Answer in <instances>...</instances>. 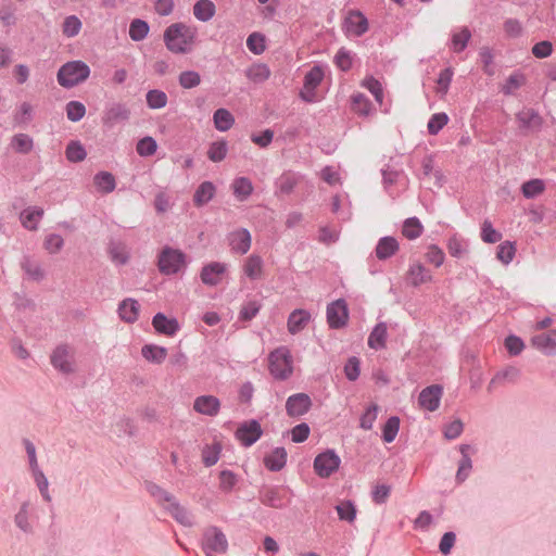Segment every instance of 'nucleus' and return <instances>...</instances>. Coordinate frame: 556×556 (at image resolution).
Segmentation results:
<instances>
[{
  "label": "nucleus",
  "instance_id": "nucleus-51",
  "mask_svg": "<svg viewBox=\"0 0 556 556\" xmlns=\"http://www.w3.org/2000/svg\"><path fill=\"white\" fill-rule=\"evenodd\" d=\"M156 149V141L152 137H144L137 143V152L140 156L153 155Z\"/></svg>",
  "mask_w": 556,
  "mask_h": 556
},
{
  "label": "nucleus",
  "instance_id": "nucleus-63",
  "mask_svg": "<svg viewBox=\"0 0 556 556\" xmlns=\"http://www.w3.org/2000/svg\"><path fill=\"white\" fill-rule=\"evenodd\" d=\"M33 477H34V480H35L42 497L47 502H50L51 496L48 491L49 482H48V479L46 478L45 473L42 471H37V472L33 473Z\"/></svg>",
  "mask_w": 556,
  "mask_h": 556
},
{
  "label": "nucleus",
  "instance_id": "nucleus-57",
  "mask_svg": "<svg viewBox=\"0 0 556 556\" xmlns=\"http://www.w3.org/2000/svg\"><path fill=\"white\" fill-rule=\"evenodd\" d=\"M247 46L250 51L260 54L265 50V38L258 33H253L248 37Z\"/></svg>",
  "mask_w": 556,
  "mask_h": 556
},
{
  "label": "nucleus",
  "instance_id": "nucleus-49",
  "mask_svg": "<svg viewBox=\"0 0 556 556\" xmlns=\"http://www.w3.org/2000/svg\"><path fill=\"white\" fill-rule=\"evenodd\" d=\"M448 123V116L445 113L433 114L428 122V131L437 135Z\"/></svg>",
  "mask_w": 556,
  "mask_h": 556
},
{
  "label": "nucleus",
  "instance_id": "nucleus-25",
  "mask_svg": "<svg viewBox=\"0 0 556 556\" xmlns=\"http://www.w3.org/2000/svg\"><path fill=\"white\" fill-rule=\"evenodd\" d=\"M252 181L247 177H238L231 184V190L238 201H245L253 192Z\"/></svg>",
  "mask_w": 556,
  "mask_h": 556
},
{
  "label": "nucleus",
  "instance_id": "nucleus-38",
  "mask_svg": "<svg viewBox=\"0 0 556 556\" xmlns=\"http://www.w3.org/2000/svg\"><path fill=\"white\" fill-rule=\"evenodd\" d=\"M172 516L181 525L191 527L193 525V516L184 507L179 506L175 501L166 506Z\"/></svg>",
  "mask_w": 556,
  "mask_h": 556
},
{
  "label": "nucleus",
  "instance_id": "nucleus-11",
  "mask_svg": "<svg viewBox=\"0 0 556 556\" xmlns=\"http://www.w3.org/2000/svg\"><path fill=\"white\" fill-rule=\"evenodd\" d=\"M227 273V265L220 262H212L205 265L200 274L201 280L206 286H217Z\"/></svg>",
  "mask_w": 556,
  "mask_h": 556
},
{
  "label": "nucleus",
  "instance_id": "nucleus-45",
  "mask_svg": "<svg viewBox=\"0 0 556 556\" xmlns=\"http://www.w3.org/2000/svg\"><path fill=\"white\" fill-rule=\"evenodd\" d=\"M515 253L516 248L514 243L510 241H504L497 247L496 256L503 264H509L513 261Z\"/></svg>",
  "mask_w": 556,
  "mask_h": 556
},
{
  "label": "nucleus",
  "instance_id": "nucleus-19",
  "mask_svg": "<svg viewBox=\"0 0 556 556\" xmlns=\"http://www.w3.org/2000/svg\"><path fill=\"white\" fill-rule=\"evenodd\" d=\"M517 121L521 128L528 131H539L543 125V118L533 110L526 109L517 114Z\"/></svg>",
  "mask_w": 556,
  "mask_h": 556
},
{
  "label": "nucleus",
  "instance_id": "nucleus-9",
  "mask_svg": "<svg viewBox=\"0 0 556 556\" xmlns=\"http://www.w3.org/2000/svg\"><path fill=\"white\" fill-rule=\"evenodd\" d=\"M348 305L343 300H337L327 307V321L331 328H340L346 324Z\"/></svg>",
  "mask_w": 556,
  "mask_h": 556
},
{
  "label": "nucleus",
  "instance_id": "nucleus-12",
  "mask_svg": "<svg viewBox=\"0 0 556 556\" xmlns=\"http://www.w3.org/2000/svg\"><path fill=\"white\" fill-rule=\"evenodd\" d=\"M262 435V429L257 421L251 420L242 424L236 431L237 440L244 446H250Z\"/></svg>",
  "mask_w": 556,
  "mask_h": 556
},
{
  "label": "nucleus",
  "instance_id": "nucleus-34",
  "mask_svg": "<svg viewBox=\"0 0 556 556\" xmlns=\"http://www.w3.org/2000/svg\"><path fill=\"white\" fill-rule=\"evenodd\" d=\"M215 194V186L211 181L202 182L193 195V201L197 206H202L207 203Z\"/></svg>",
  "mask_w": 556,
  "mask_h": 556
},
{
  "label": "nucleus",
  "instance_id": "nucleus-47",
  "mask_svg": "<svg viewBox=\"0 0 556 556\" xmlns=\"http://www.w3.org/2000/svg\"><path fill=\"white\" fill-rule=\"evenodd\" d=\"M336 509L341 520H345L349 522H353L355 520L356 508L351 502H341L340 504L337 505Z\"/></svg>",
  "mask_w": 556,
  "mask_h": 556
},
{
  "label": "nucleus",
  "instance_id": "nucleus-13",
  "mask_svg": "<svg viewBox=\"0 0 556 556\" xmlns=\"http://www.w3.org/2000/svg\"><path fill=\"white\" fill-rule=\"evenodd\" d=\"M442 387L438 384H433L430 387L425 388L420 394H419V405L424 409H427L429 412H434L440 406V401L442 396Z\"/></svg>",
  "mask_w": 556,
  "mask_h": 556
},
{
  "label": "nucleus",
  "instance_id": "nucleus-39",
  "mask_svg": "<svg viewBox=\"0 0 556 556\" xmlns=\"http://www.w3.org/2000/svg\"><path fill=\"white\" fill-rule=\"evenodd\" d=\"M361 85L374 96L379 105L383 104V88L379 80L372 76H367L362 80Z\"/></svg>",
  "mask_w": 556,
  "mask_h": 556
},
{
  "label": "nucleus",
  "instance_id": "nucleus-32",
  "mask_svg": "<svg viewBox=\"0 0 556 556\" xmlns=\"http://www.w3.org/2000/svg\"><path fill=\"white\" fill-rule=\"evenodd\" d=\"M89 72H58V81L65 88H72L88 78Z\"/></svg>",
  "mask_w": 556,
  "mask_h": 556
},
{
  "label": "nucleus",
  "instance_id": "nucleus-6",
  "mask_svg": "<svg viewBox=\"0 0 556 556\" xmlns=\"http://www.w3.org/2000/svg\"><path fill=\"white\" fill-rule=\"evenodd\" d=\"M227 547V539L219 529L216 527L206 529L204 533L203 548L207 556H212V553H225Z\"/></svg>",
  "mask_w": 556,
  "mask_h": 556
},
{
  "label": "nucleus",
  "instance_id": "nucleus-24",
  "mask_svg": "<svg viewBox=\"0 0 556 556\" xmlns=\"http://www.w3.org/2000/svg\"><path fill=\"white\" fill-rule=\"evenodd\" d=\"M399 251V242L393 237H383L376 247V256L379 260H387Z\"/></svg>",
  "mask_w": 556,
  "mask_h": 556
},
{
  "label": "nucleus",
  "instance_id": "nucleus-26",
  "mask_svg": "<svg viewBox=\"0 0 556 556\" xmlns=\"http://www.w3.org/2000/svg\"><path fill=\"white\" fill-rule=\"evenodd\" d=\"M287 462V452L283 447H276L265 458L264 464L266 468L271 471H278L282 469Z\"/></svg>",
  "mask_w": 556,
  "mask_h": 556
},
{
  "label": "nucleus",
  "instance_id": "nucleus-27",
  "mask_svg": "<svg viewBox=\"0 0 556 556\" xmlns=\"http://www.w3.org/2000/svg\"><path fill=\"white\" fill-rule=\"evenodd\" d=\"M42 215L43 210L41 207H27L21 213L22 225L29 230H36Z\"/></svg>",
  "mask_w": 556,
  "mask_h": 556
},
{
  "label": "nucleus",
  "instance_id": "nucleus-33",
  "mask_svg": "<svg viewBox=\"0 0 556 556\" xmlns=\"http://www.w3.org/2000/svg\"><path fill=\"white\" fill-rule=\"evenodd\" d=\"M471 38V31L468 27L464 26L459 30L454 31L451 38L450 48L454 52H462L468 45V41Z\"/></svg>",
  "mask_w": 556,
  "mask_h": 556
},
{
  "label": "nucleus",
  "instance_id": "nucleus-37",
  "mask_svg": "<svg viewBox=\"0 0 556 556\" xmlns=\"http://www.w3.org/2000/svg\"><path fill=\"white\" fill-rule=\"evenodd\" d=\"M11 147L17 153L27 154L34 148V140L27 134H17L13 136Z\"/></svg>",
  "mask_w": 556,
  "mask_h": 556
},
{
  "label": "nucleus",
  "instance_id": "nucleus-41",
  "mask_svg": "<svg viewBox=\"0 0 556 556\" xmlns=\"http://www.w3.org/2000/svg\"><path fill=\"white\" fill-rule=\"evenodd\" d=\"M94 185L101 192L109 193L115 189V178L108 172H101L94 176Z\"/></svg>",
  "mask_w": 556,
  "mask_h": 556
},
{
  "label": "nucleus",
  "instance_id": "nucleus-56",
  "mask_svg": "<svg viewBox=\"0 0 556 556\" xmlns=\"http://www.w3.org/2000/svg\"><path fill=\"white\" fill-rule=\"evenodd\" d=\"M147 102L151 109H161L166 105L167 97L163 91L151 90L147 94Z\"/></svg>",
  "mask_w": 556,
  "mask_h": 556
},
{
  "label": "nucleus",
  "instance_id": "nucleus-29",
  "mask_svg": "<svg viewBox=\"0 0 556 556\" xmlns=\"http://www.w3.org/2000/svg\"><path fill=\"white\" fill-rule=\"evenodd\" d=\"M216 12V7L211 0H199L193 5V14L201 22L210 21Z\"/></svg>",
  "mask_w": 556,
  "mask_h": 556
},
{
  "label": "nucleus",
  "instance_id": "nucleus-60",
  "mask_svg": "<svg viewBox=\"0 0 556 556\" xmlns=\"http://www.w3.org/2000/svg\"><path fill=\"white\" fill-rule=\"evenodd\" d=\"M66 156L71 162H80L86 157V151L78 142H72L66 148Z\"/></svg>",
  "mask_w": 556,
  "mask_h": 556
},
{
  "label": "nucleus",
  "instance_id": "nucleus-36",
  "mask_svg": "<svg viewBox=\"0 0 556 556\" xmlns=\"http://www.w3.org/2000/svg\"><path fill=\"white\" fill-rule=\"evenodd\" d=\"M424 226L417 217L407 218L402 227V233L408 240L417 239L421 236Z\"/></svg>",
  "mask_w": 556,
  "mask_h": 556
},
{
  "label": "nucleus",
  "instance_id": "nucleus-23",
  "mask_svg": "<svg viewBox=\"0 0 556 556\" xmlns=\"http://www.w3.org/2000/svg\"><path fill=\"white\" fill-rule=\"evenodd\" d=\"M311 319V314L305 309L293 311L288 318V330L295 334L303 330Z\"/></svg>",
  "mask_w": 556,
  "mask_h": 556
},
{
  "label": "nucleus",
  "instance_id": "nucleus-28",
  "mask_svg": "<svg viewBox=\"0 0 556 556\" xmlns=\"http://www.w3.org/2000/svg\"><path fill=\"white\" fill-rule=\"evenodd\" d=\"M141 354L150 363L162 364L167 356V350L155 344H146L141 349Z\"/></svg>",
  "mask_w": 556,
  "mask_h": 556
},
{
  "label": "nucleus",
  "instance_id": "nucleus-48",
  "mask_svg": "<svg viewBox=\"0 0 556 556\" xmlns=\"http://www.w3.org/2000/svg\"><path fill=\"white\" fill-rule=\"evenodd\" d=\"M481 239L486 243H495L502 239V235L493 228L491 222L484 220L481 226Z\"/></svg>",
  "mask_w": 556,
  "mask_h": 556
},
{
  "label": "nucleus",
  "instance_id": "nucleus-7",
  "mask_svg": "<svg viewBox=\"0 0 556 556\" xmlns=\"http://www.w3.org/2000/svg\"><path fill=\"white\" fill-rule=\"evenodd\" d=\"M323 73L324 72H307L304 77L303 89L300 92V97L303 101L312 103L320 99L316 92V88L324 79Z\"/></svg>",
  "mask_w": 556,
  "mask_h": 556
},
{
  "label": "nucleus",
  "instance_id": "nucleus-35",
  "mask_svg": "<svg viewBox=\"0 0 556 556\" xmlns=\"http://www.w3.org/2000/svg\"><path fill=\"white\" fill-rule=\"evenodd\" d=\"M213 119L216 129L219 131H227L235 124L233 115L226 109H218L215 111Z\"/></svg>",
  "mask_w": 556,
  "mask_h": 556
},
{
  "label": "nucleus",
  "instance_id": "nucleus-62",
  "mask_svg": "<svg viewBox=\"0 0 556 556\" xmlns=\"http://www.w3.org/2000/svg\"><path fill=\"white\" fill-rule=\"evenodd\" d=\"M447 251L453 257L463 256L466 251L464 241L457 236L451 237L447 241Z\"/></svg>",
  "mask_w": 556,
  "mask_h": 556
},
{
  "label": "nucleus",
  "instance_id": "nucleus-43",
  "mask_svg": "<svg viewBox=\"0 0 556 556\" xmlns=\"http://www.w3.org/2000/svg\"><path fill=\"white\" fill-rule=\"evenodd\" d=\"M544 190H545V184L542 179L528 180L521 187L522 194L527 199L535 198V197L542 194L544 192Z\"/></svg>",
  "mask_w": 556,
  "mask_h": 556
},
{
  "label": "nucleus",
  "instance_id": "nucleus-52",
  "mask_svg": "<svg viewBox=\"0 0 556 556\" xmlns=\"http://www.w3.org/2000/svg\"><path fill=\"white\" fill-rule=\"evenodd\" d=\"M85 113V105L78 101H71L66 105V115L67 118L72 122L80 121L84 117Z\"/></svg>",
  "mask_w": 556,
  "mask_h": 556
},
{
  "label": "nucleus",
  "instance_id": "nucleus-55",
  "mask_svg": "<svg viewBox=\"0 0 556 556\" xmlns=\"http://www.w3.org/2000/svg\"><path fill=\"white\" fill-rule=\"evenodd\" d=\"M400 428V419L391 417L383 427V440L388 443L394 441Z\"/></svg>",
  "mask_w": 556,
  "mask_h": 556
},
{
  "label": "nucleus",
  "instance_id": "nucleus-21",
  "mask_svg": "<svg viewBox=\"0 0 556 556\" xmlns=\"http://www.w3.org/2000/svg\"><path fill=\"white\" fill-rule=\"evenodd\" d=\"M520 371L518 368L508 366L503 370L498 371L490 381L488 386V390L492 391L496 389L498 386L504 384L505 382H516L519 378Z\"/></svg>",
  "mask_w": 556,
  "mask_h": 556
},
{
  "label": "nucleus",
  "instance_id": "nucleus-42",
  "mask_svg": "<svg viewBox=\"0 0 556 556\" xmlns=\"http://www.w3.org/2000/svg\"><path fill=\"white\" fill-rule=\"evenodd\" d=\"M149 29V24L146 21L136 18L129 25V37L134 41H141L147 37Z\"/></svg>",
  "mask_w": 556,
  "mask_h": 556
},
{
  "label": "nucleus",
  "instance_id": "nucleus-18",
  "mask_svg": "<svg viewBox=\"0 0 556 556\" xmlns=\"http://www.w3.org/2000/svg\"><path fill=\"white\" fill-rule=\"evenodd\" d=\"M350 110L361 117H367L372 113L374 106L365 94L353 92L350 97Z\"/></svg>",
  "mask_w": 556,
  "mask_h": 556
},
{
  "label": "nucleus",
  "instance_id": "nucleus-15",
  "mask_svg": "<svg viewBox=\"0 0 556 556\" xmlns=\"http://www.w3.org/2000/svg\"><path fill=\"white\" fill-rule=\"evenodd\" d=\"M312 405L309 396L305 393L291 395L286 403V409L290 417H300L308 412Z\"/></svg>",
  "mask_w": 556,
  "mask_h": 556
},
{
  "label": "nucleus",
  "instance_id": "nucleus-31",
  "mask_svg": "<svg viewBox=\"0 0 556 556\" xmlns=\"http://www.w3.org/2000/svg\"><path fill=\"white\" fill-rule=\"evenodd\" d=\"M388 327L384 323H379L372 329L368 338V345L371 349L379 350L386 346Z\"/></svg>",
  "mask_w": 556,
  "mask_h": 556
},
{
  "label": "nucleus",
  "instance_id": "nucleus-17",
  "mask_svg": "<svg viewBox=\"0 0 556 556\" xmlns=\"http://www.w3.org/2000/svg\"><path fill=\"white\" fill-rule=\"evenodd\" d=\"M242 270L250 280H260L264 276V261L257 254H251L244 260Z\"/></svg>",
  "mask_w": 556,
  "mask_h": 556
},
{
  "label": "nucleus",
  "instance_id": "nucleus-22",
  "mask_svg": "<svg viewBox=\"0 0 556 556\" xmlns=\"http://www.w3.org/2000/svg\"><path fill=\"white\" fill-rule=\"evenodd\" d=\"M152 325L159 333H163L166 336H174L179 328L176 319L167 318L162 313H157L153 317Z\"/></svg>",
  "mask_w": 556,
  "mask_h": 556
},
{
  "label": "nucleus",
  "instance_id": "nucleus-54",
  "mask_svg": "<svg viewBox=\"0 0 556 556\" xmlns=\"http://www.w3.org/2000/svg\"><path fill=\"white\" fill-rule=\"evenodd\" d=\"M237 475L230 470H223L219 473V489L223 492H230L237 484Z\"/></svg>",
  "mask_w": 556,
  "mask_h": 556
},
{
  "label": "nucleus",
  "instance_id": "nucleus-3",
  "mask_svg": "<svg viewBox=\"0 0 556 556\" xmlns=\"http://www.w3.org/2000/svg\"><path fill=\"white\" fill-rule=\"evenodd\" d=\"M52 366L62 374L68 375L76 370L75 351L68 345L56 346L50 357Z\"/></svg>",
  "mask_w": 556,
  "mask_h": 556
},
{
  "label": "nucleus",
  "instance_id": "nucleus-53",
  "mask_svg": "<svg viewBox=\"0 0 556 556\" xmlns=\"http://www.w3.org/2000/svg\"><path fill=\"white\" fill-rule=\"evenodd\" d=\"M525 83V77L521 73L516 72L506 79L505 84L502 87V90L506 94L513 93Z\"/></svg>",
  "mask_w": 556,
  "mask_h": 556
},
{
  "label": "nucleus",
  "instance_id": "nucleus-20",
  "mask_svg": "<svg viewBox=\"0 0 556 556\" xmlns=\"http://www.w3.org/2000/svg\"><path fill=\"white\" fill-rule=\"evenodd\" d=\"M452 80V72H434V76H429L426 85L439 94H445Z\"/></svg>",
  "mask_w": 556,
  "mask_h": 556
},
{
  "label": "nucleus",
  "instance_id": "nucleus-4",
  "mask_svg": "<svg viewBox=\"0 0 556 556\" xmlns=\"http://www.w3.org/2000/svg\"><path fill=\"white\" fill-rule=\"evenodd\" d=\"M185 254L176 249L164 248L159 255L157 266L162 274L173 275L185 266Z\"/></svg>",
  "mask_w": 556,
  "mask_h": 556
},
{
  "label": "nucleus",
  "instance_id": "nucleus-5",
  "mask_svg": "<svg viewBox=\"0 0 556 556\" xmlns=\"http://www.w3.org/2000/svg\"><path fill=\"white\" fill-rule=\"evenodd\" d=\"M341 465L340 456L333 450L318 454L314 459V470L320 478H329L338 471Z\"/></svg>",
  "mask_w": 556,
  "mask_h": 556
},
{
  "label": "nucleus",
  "instance_id": "nucleus-59",
  "mask_svg": "<svg viewBox=\"0 0 556 556\" xmlns=\"http://www.w3.org/2000/svg\"><path fill=\"white\" fill-rule=\"evenodd\" d=\"M334 63L339 70H350L353 66V58L350 51L340 49L334 56Z\"/></svg>",
  "mask_w": 556,
  "mask_h": 556
},
{
  "label": "nucleus",
  "instance_id": "nucleus-44",
  "mask_svg": "<svg viewBox=\"0 0 556 556\" xmlns=\"http://www.w3.org/2000/svg\"><path fill=\"white\" fill-rule=\"evenodd\" d=\"M425 257L428 263L434 265L435 267H440L444 263L445 254L440 247L430 244L427 248Z\"/></svg>",
  "mask_w": 556,
  "mask_h": 556
},
{
  "label": "nucleus",
  "instance_id": "nucleus-58",
  "mask_svg": "<svg viewBox=\"0 0 556 556\" xmlns=\"http://www.w3.org/2000/svg\"><path fill=\"white\" fill-rule=\"evenodd\" d=\"M378 416V406L372 404L369 406L366 412L361 417V427L365 430H370L374 426Z\"/></svg>",
  "mask_w": 556,
  "mask_h": 556
},
{
  "label": "nucleus",
  "instance_id": "nucleus-10",
  "mask_svg": "<svg viewBox=\"0 0 556 556\" xmlns=\"http://www.w3.org/2000/svg\"><path fill=\"white\" fill-rule=\"evenodd\" d=\"M344 29L349 35L361 37L368 30V20L361 11H351L344 20Z\"/></svg>",
  "mask_w": 556,
  "mask_h": 556
},
{
  "label": "nucleus",
  "instance_id": "nucleus-16",
  "mask_svg": "<svg viewBox=\"0 0 556 556\" xmlns=\"http://www.w3.org/2000/svg\"><path fill=\"white\" fill-rule=\"evenodd\" d=\"M220 408V402L216 396L213 395H201L198 396L193 402V409L202 415L215 416L218 414Z\"/></svg>",
  "mask_w": 556,
  "mask_h": 556
},
{
  "label": "nucleus",
  "instance_id": "nucleus-61",
  "mask_svg": "<svg viewBox=\"0 0 556 556\" xmlns=\"http://www.w3.org/2000/svg\"><path fill=\"white\" fill-rule=\"evenodd\" d=\"M64 241L60 235L51 233L45 239V249L51 253H58L63 248Z\"/></svg>",
  "mask_w": 556,
  "mask_h": 556
},
{
  "label": "nucleus",
  "instance_id": "nucleus-30",
  "mask_svg": "<svg viewBox=\"0 0 556 556\" xmlns=\"http://www.w3.org/2000/svg\"><path fill=\"white\" fill-rule=\"evenodd\" d=\"M139 304L132 299L124 300L118 307L119 316L126 323H134L139 316Z\"/></svg>",
  "mask_w": 556,
  "mask_h": 556
},
{
  "label": "nucleus",
  "instance_id": "nucleus-64",
  "mask_svg": "<svg viewBox=\"0 0 556 556\" xmlns=\"http://www.w3.org/2000/svg\"><path fill=\"white\" fill-rule=\"evenodd\" d=\"M532 344L539 349H555L556 341L555 339L547 333L539 334L533 337Z\"/></svg>",
  "mask_w": 556,
  "mask_h": 556
},
{
  "label": "nucleus",
  "instance_id": "nucleus-1",
  "mask_svg": "<svg viewBox=\"0 0 556 556\" xmlns=\"http://www.w3.org/2000/svg\"><path fill=\"white\" fill-rule=\"evenodd\" d=\"M197 28L178 22L170 24L164 31V42L166 48L174 53H188L197 39Z\"/></svg>",
  "mask_w": 556,
  "mask_h": 556
},
{
  "label": "nucleus",
  "instance_id": "nucleus-8",
  "mask_svg": "<svg viewBox=\"0 0 556 556\" xmlns=\"http://www.w3.org/2000/svg\"><path fill=\"white\" fill-rule=\"evenodd\" d=\"M228 242L233 253L243 255L251 249L252 237L248 229L239 228L228 235Z\"/></svg>",
  "mask_w": 556,
  "mask_h": 556
},
{
  "label": "nucleus",
  "instance_id": "nucleus-40",
  "mask_svg": "<svg viewBox=\"0 0 556 556\" xmlns=\"http://www.w3.org/2000/svg\"><path fill=\"white\" fill-rule=\"evenodd\" d=\"M222 444L217 441L206 445L202 451V460L206 467L215 465L219 459Z\"/></svg>",
  "mask_w": 556,
  "mask_h": 556
},
{
  "label": "nucleus",
  "instance_id": "nucleus-46",
  "mask_svg": "<svg viewBox=\"0 0 556 556\" xmlns=\"http://www.w3.org/2000/svg\"><path fill=\"white\" fill-rule=\"evenodd\" d=\"M227 143L225 141L213 142L207 151V157L212 162H220L226 157Z\"/></svg>",
  "mask_w": 556,
  "mask_h": 556
},
{
  "label": "nucleus",
  "instance_id": "nucleus-50",
  "mask_svg": "<svg viewBox=\"0 0 556 556\" xmlns=\"http://www.w3.org/2000/svg\"><path fill=\"white\" fill-rule=\"evenodd\" d=\"M80 28H81V22L75 15L65 17L63 25H62L63 34L67 37L76 36L79 33Z\"/></svg>",
  "mask_w": 556,
  "mask_h": 556
},
{
  "label": "nucleus",
  "instance_id": "nucleus-2",
  "mask_svg": "<svg viewBox=\"0 0 556 556\" xmlns=\"http://www.w3.org/2000/svg\"><path fill=\"white\" fill-rule=\"evenodd\" d=\"M269 371L279 380L289 378L293 371L292 356L286 346H280L268 356Z\"/></svg>",
  "mask_w": 556,
  "mask_h": 556
},
{
  "label": "nucleus",
  "instance_id": "nucleus-14",
  "mask_svg": "<svg viewBox=\"0 0 556 556\" xmlns=\"http://www.w3.org/2000/svg\"><path fill=\"white\" fill-rule=\"evenodd\" d=\"M405 278L412 287H419L432 281V275L420 262H413L409 265Z\"/></svg>",
  "mask_w": 556,
  "mask_h": 556
}]
</instances>
